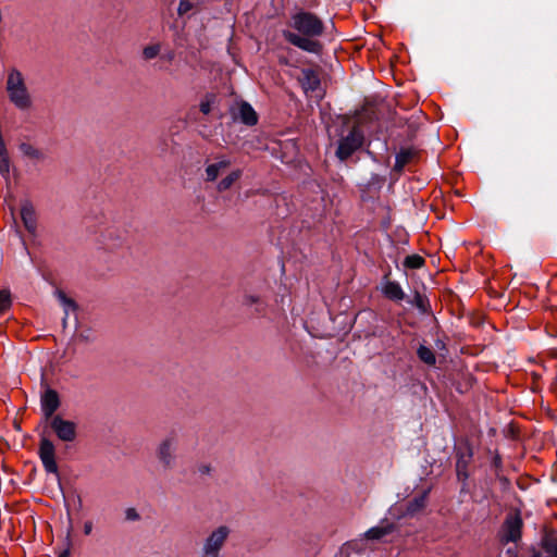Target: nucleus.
I'll list each match as a JSON object with an SVG mask.
<instances>
[{"label":"nucleus","instance_id":"f257e3e1","mask_svg":"<svg viewBox=\"0 0 557 557\" xmlns=\"http://www.w3.org/2000/svg\"><path fill=\"white\" fill-rule=\"evenodd\" d=\"M290 26L299 34L283 30L285 40L304 51L315 54L321 52L322 45L317 38L323 34L324 26L318 16L310 12L296 13L292 16Z\"/></svg>","mask_w":557,"mask_h":557},{"label":"nucleus","instance_id":"f03ea898","mask_svg":"<svg viewBox=\"0 0 557 557\" xmlns=\"http://www.w3.org/2000/svg\"><path fill=\"white\" fill-rule=\"evenodd\" d=\"M5 91L10 102L18 110H29L33 100L27 88L25 77L22 72L15 67L9 70L5 82Z\"/></svg>","mask_w":557,"mask_h":557},{"label":"nucleus","instance_id":"7ed1b4c3","mask_svg":"<svg viewBox=\"0 0 557 557\" xmlns=\"http://www.w3.org/2000/svg\"><path fill=\"white\" fill-rule=\"evenodd\" d=\"M230 535L231 529L224 524L211 530L201 541L198 557H221Z\"/></svg>","mask_w":557,"mask_h":557},{"label":"nucleus","instance_id":"20e7f679","mask_svg":"<svg viewBox=\"0 0 557 557\" xmlns=\"http://www.w3.org/2000/svg\"><path fill=\"white\" fill-rule=\"evenodd\" d=\"M178 436L171 433L162 438L156 447V458L163 470H172L176 466Z\"/></svg>","mask_w":557,"mask_h":557},{"label":"nucleus","instance_id":"39448f33","mask_svg":"<svg viewBox=\"0 0 557 557\" xmlns=\"http://www.w3.org/2000/svg\"><path fill=\"white\" fill-rule=\"evenodd\" d=\"M363 144V133L358 126L351 127L346 136H343L338 143L336 156L338 159L346 160Z\"/></svg>","mask_w":557,"mask_h":557},{"label":"nucleus","instance_id":"423d86ee","mask_svg":"<svg viewBox=\"0 0 557 557\" xmlns=\"http://www.w3.org/2000/svg\"><path fill=\"white\" fill-rule=\"evenodd\" d=\"M50 420V428L62 442H74L77 436V424L71 420H65L57 414Z\"/></svg>","mask_w":557,"mask_h":557},{"label":"nucleus","instance_id":"0eeeda50","mask_svg":"<svg viewBox=\"0 0 557 557\" xmlns=\"http://www.w3.org/2000/svg\"><path fill=\"white\" fill-rule=\"evenodd\" d=\"M38 454L45 470L48 473L59 475V469L55 461V447L49 438L41 437Z\"/></svg>","mask_w":557,"mask_h":557},{"label":"nucleus","instance_id":"6e6552de","mask_svg":"<svg viewBox=\"0 0 557 557\" xmlns=\"http://www.w3.org/2000/svg\"><path fill=\"white\" fill-rule=\"evenodd\" d=\"M41 411L46 419L54 417V412L60 407V397L57 391L47 388L40 398Z\"/></svg>","mask_w":557,"mask_h":557},{"label":"nucleus","instance_id":"1a4fd4ad","mask_svg":"<svg viewBox=\"0 0 557 557\" xmlns=\"http://www.w3.org/2000/svg\"><path fill=\"white\" fill-rule=\"evenodd\" d=\"M522 521L518 515H510L506 518L503 525V540L506 542H516L521 536Z\"/></svg>","mask_w":557,"mask_h":557},{"label":"nucleus","instance_id":"9d476101","mask_svg":"<svg viewBox=\"0 0 557 557\" xmlns=\"http://www.w3.org/2000/svg\"><path fill=\"white\" fill-rule=\"evenodd\" d=\"M21 219L22 222L27 230V232L32 235L36 234L37 231V214L35 208L30 201H24L21 205Z\"/></svg>","mask_w":557,"mask_h":557},{"label":"nucleus","instance_id":"9b49d317","mask_svg":"<svg viewBox=\"0 0 557 557\" xmlns=\"http://www.w3.org/2000/svg\"><path fill=\"white\" fill-rule=\"evenodd\" d=\"M395 530V524L383 520L380 524L369 529L362 534V537L368 541L377 542L383 540L386 535L391 534Z\"/></svg>","mask_w":557,"mask_h":557},{"label":"nucleus","instance_id":"f8f14e48","mask_svg":"<svg viewBox=\"0 0 557 557\" xmlns=\"http://www.w3.org/2000/svg\"><path fill=\"white\" fill-rule=\"evenodd\" d=\"M429 490H424L419 495L414 496L407 505L404 516L413 517L426 506Z\"/></svg>","mask_w":557,"mask_h":557},{"label":"nucleus","instance_id":"ddd939ff","mask_svg":"<svg viewBox=\"0 0 557 557\" xmlns=\"http://www.w3.org/2000/svg\"><path fill=\"white\" fill-rule=\"evenodd\" d=\"M231 164V161L222 158L218 160L214 163H211L207 165L205 172H206V181L207 182H213L218 178L221 172H223L225 169H227Z\"/></svg>","mask_w":557,"mask_h":557},{"label":"nucleus","instance_id":"4468645a","mask_svg":"<svg viewBox=\"0 0 557 557\" xmlns=\"http://www.w3.org/2000/svg\"><path fill=\"white\" fill-rule=\"evenodd\" d=\"M238 114H239V119L242 120V122L245 123L246 125L252 126V125L257 124V122H258V116H257L256 111L247 102H243L239 106Z\"/></svg>","mask_w":557,"mask_h":557},{"label":"nucleus","instance_id":"2eb2a0df","mask_svg":"<svg viewBox=\"0 0 557 557\" xmlns=\"http://www.w3.org/2000/svg\"><path fill=\"white\" fill-rule=\"evenodd\" d=\"M18 149L24 157L30 160L42 161L45 159L44 151L29 143H22Z\"/></svg>","mask_w":557,"mask_h":557},{"label":"nucleus","instance_id":"dca6fc26","mask_svg":"<svg viewBox=\"0 0 557 557\" xmlns=\"http://www.w3.org/2000/svg\"><path fill=\"white\" fill-rule=\"evenodd\" d=\"M384 295L392 300H403L405 298V294L397 282H386L383 286Z\"/></svg>","mask_w":557,"mask_h":557},{"label":"nucleus","instance_id":"f3484780","mask_svg":"<svg viewBox=\"0 0 557 557\" xmlns=\"http://www.w3.org/2000/svg\"><path fill=\"white\" fill-rule=\"evenodd\" d=\"M242 176V171L240 170H234L232 171L231 173H228L224 178H222L218 185H216V189L219 191H225L227 189H230L235 182H237Z\"/></svg>","mask_w":557,"mask_h":557},{"label":"nucleus","instance_id":"a211bd4d","mask_svg":"<svg viewBox=\"0 0 557 557\" xmlns=\"http://www.w3.org/2000/svg\"><path fill=\"white\" fill-rule=\"evenodd\" d=\"M302 76V85L306 90H314L319 86L320 81L312 70H305Z\"/></svg>","mask_w":557,"mask_h":557},{"label":"nucleus","instance_id":"6ab92c4d","mask_svg":"<svg viewBox=\"0 0 557 557\" xmlns=\"http://www.w3.org/2000/svg\"><path fill=\"white\" fill-rule=\"evenodd\" d=\"M10 159L8 154L7 147H0V174L8 178L10 176Z\"/></svg>","mask_w":557,"mask_h":557},{"label":"nucleus","instance_id":"aec40b11","mask_svg":"<svg viewBox=\"0 0 557 557\" xmlns=\"http://www.w3.org/2000/svg\"><path fill=\"white\" fill-rule=\"evenodd\" d=\"M417 354H418V357L420 358V360L423 361L424 363H426L429 366L435 364L436 358L431 348H429L424 345H421L418 348Z\"/></svg>","mask_w":557,"mask_h":557},{"label":"nucleus","instance_id":"412c9836","mask_svg":"<svg viewBox=\"0 0 557 557\" xmlns=\"http://www.w3.org/2000/svg\"><path fill=\"white\" fill-rule=\"evenodd\" d=\"M12 305V297L9 289H0V314L7 312Z\"/></svg>","mask_w":557,"mask_h":557},{"label":"nucleus","instance_id":"4be33fe9","mask_svg":"<svg viewBox=\"0 0 557 557\" xmlns=\"http://www.w3.org/2000/svg\"><path fill=\"white\" fill-rule=\"evenodd\" d=\"M411 157L412 152L410 150H401L399 153L396 154L395 169L398 171L403 170V168L408 163Z\"/></svg>","mask_w":557,"mask_h":557},{"label":"nucleus","instance_id":"5701e85b","mask_svg":"<svg viewBox=\"0 0 557 557\" xmlns=\"http://www.w3.org/2000/svg\"><path fill=\"white\" fill-rule=\"evenodd\" d=\"M57 297L64 308L65 315H67L70 311H75V302L72 299H70L63 292L59 290L57 293Z\"/></svg>","mask_w":557,"mask_h":557},{"label":"nucleus","instance_id":"b1692460","mask_svg":"<svg viewBox=\"0 0 557 557\" xmlns=\"http://www.w3.org/2000/svg\"><path fill=\"white\" fill-rule=\"evenodd\" d=\"M161 51V45L159 42L146 46L143 49V58L145 60L154 59Z\"/></svg>","mask_w":557,"mask_h":557},{"label":"nucleus","instance_id":"393cba45","mask_svg":"<svg viewBox=\"0 0 557 557\" xmlns=\"http://www.w3.org/2000/svg\"><path fill=\"white\" fill-rule=\"evenodd\" d=\"M214 101H215L214 95H211V94L206 95L205 98L201 99V101H200V104H199L200 111L205 115L209 114L211 112Z\"/></svg>","mask_w":557,"mask_h":557},{"label":"nucleus","instance_id":"a878e982","mask_svg":"<svg viewBox=\"0 0 557 557\" xmlns=\"http://www.w3.org/2000/svg\"><path fill=\"white\" fill-rule=\"evenodd\" d=\"M424 260L418 255H411L406 257L404 264L410 269H419L423 265Z\"/></svg>","mask_w":557,"mask_h":557},{"label":"nucleus","instance_id":"bb28decb","mask_svg":"<svg viewBox=\"0 0 557 557\" xmlns=\"http://www.w3.org/2000/svg\"><path fill=\"white\" fill-rule=\"evenodd\" d=\"M545 550L549 555V557H557V541L547 540L545 542Z\"/></svg>","mask_w":557,"mask_h":557},{"label":"nucleus","instance_id":"cd10ccee","mask_svg":"<svg viewBox=\"0 0 557 557\" xmlns=\"http://www.w3.org/2000/svg\"><path fill=\"white\" fill-rule=\"evenodd\" d=\"M193 9V3L189 0H181L177 12L180 15L188 13Z\"/></svg>","mask_w":557,"mask_h":557},{"label":"nucleus","instance_id":"c85d7f7f","mask_svg":"<svg viewBox=\"0 0 557 557\" xmlns=\"http://www.w3.org/2000/svg\"><path fill=\"white\" fill-rule=\"evenodd\" d=\"M126 519L127 520H137L139 518V515L137 513V511L134 509V508H128L126 510Z\"/></svg>","mask_w":557,"mask_h":557},{"label":"nucleus","instance_id":"c756f323","mask_svg":"<svg viewBox=\"0 0 557 557\" xmlns=\"http://www.w3.org/2000/svg\"><path fill=\"white\" fill-rule=\"evenodd\" d=\"M260 301L258 296L248 295L245 297V305L252 306L253 304H258Z\"/></svg>","mask_w":557,"mask_h":557},{"label":"nucleus","instance_id":"7c9ffc66","mask_svg":"<svg viewBox=\"0 0 557 557\" xmlns=\"http://www.w3.org/2000/svg\"><path fill=\"white\" fill-rule=\"evenodd\" d=\"M91 531H92V522L91 521H86L84 523V533L86 535H89L91 533Z\"/></svg>","mask_w":557,"mask_h":557},{"label":"nucleus","instance_id":"2f4dec72","mask_svg":"<svg viewBox=\"0 0 557 557\" xmlns=\"http://www.w3.org/2000/svg\"><path fill=\"white\" fill-rule=\"evenodd\" d=\"M209 471H210V467L207 465H202L199 467V472L202 474L209 473Z\"/></svg>","mask_w":557,"mask_h":557},{"label":"nucleus","instance_id":"473e14b6","mask_svg":"<svg viewBox=\"0 0 557 557\" xmlns=\"http://www.w3.org/2000/svg\"><path fill=\"white\" fill-rule=\"evenodd\" d=\"M457 474H458V478H461V475H463L465 478L467 476V474L463 473L461 470L460 462L457 463Z\"/></svg>","mask_w":557,"mask_h":557},{"label":"nucleus","instance_id":"72a5a7b5","mask_svg":"<svg viewBox=\"0 0 557 557\" xmlns=\"http://www.w3.org/2000/svg\"><path fill=\"white\" fill-rule=\"evenodd\" d=\"M69 550H64L62 554H60L58 557H69Z\"/></svg>","mask_w":557,"mask_h":557},{"label":"nucleus","instance_id":"f704fd0d","mask_svg":"<svg viewBox=\"0 0 557 557\" xmlns=\"http://www.w3.org/2000/svg\"><path fill=\"white\" fill-rule=\"evenodd\" d=\"M173 57H174L173 52H170V53L166 55L168 60H172V59H173Z\"/></svg>","mask_w":557,"mask_h":557}]
</instances>
